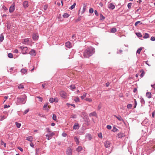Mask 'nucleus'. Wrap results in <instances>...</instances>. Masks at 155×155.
<instances>
[{
  "instance_id": "11",
  "label": "nucleus",
  "mask_w": 155,
  "mask_h": 155,
  "mask_svg": "<svg viewBox=\"0 0 155 155\" xmlns=\"http://www.w3.org/2000/svg\"><path fill=\"white\" fill-rule=\"evenodd\" d=\"M29 41L28 38H25L24 39V41L22 43L23 44L28 45V44Z\"/></svg>"
},
{
  "instance_id": "8",
  "label": "nucleus",
  "mask_w": 155,
  "mask_h": 155,
  "mask_svg": "<svg viewBox=\"0 0 155 155\" xmlns=\"http://www.w3.org/2000/svg\"><path fill=\"white\" fill-rule=\"evenodd\" d=\"M29 54L32 56H35L36 54V51L32 49L30 51Z\"/></svg>"
},
{
  "instance_id": "17",
  "label": "nucleus",
  "mask_w": 155,
  "mask_h": 155,
  "mask_svg": "<svg viewBox=\"0 0 155 155\" xmlns=\"http://www.w3.org/2000/svg\"><path fill=\"white\" fill-rule=\"evenodd\" d=\"M79 128V126L78 123L75 124L73 126V129H78Z\"/></svg>"
},
{
  "instance_id": "51",
  "label": "nucleus",
  "mask_w": 155,
  "mask_h": 155,
  "mask_svg": "<svg viewBox=\"0 0 155 155\" xmlns=\"http://www.w3.org/2000/svg\"><path fill=\"white\" fill-rule=\"evenodd\" d=\"M137 101H136V100L135 99L134 100V108H136L137 106Z\"/></svg>"
},
{
  "instance_id": "25",
  "label": "nucleus",
  "mask_w": 155,
  "mask_h": 155,
  "mask_svg": "<svg viewBox=\"0 0 155 155\" xmlns=\"http://www.w3.org/2000/svg\"><path fill=\"white\" fill-rule=\"evenodd\" d=\"M75 141L76 142V143L78 145L79 144V140L77 137H75L74 138Z\"/></svg>"
},
{
  "instance_id": "29",
  "label": "nucleus",
  "mask_w": 155,
  "mask_h": 155,
  "mask_svg": "<svg viewBox=\"0 0 155 155\" xmlns=\"http://www.w3.org/2000/svg\"><path fill=\"white\" fill-rule=\"evenodd\" d=\"M117 31L116 29L115 28H112L110 30V31L112 33H115Z\"/></svg>"
},
{
  "instance_id": "53",
  "label": "nucleus",
  "mask_w": 155,
  "mask_h": 155,
  "mask_svg": "<svg viewBox=\"0 0 155 155\" xmlns=\"http://www.w3.org/2000/svg\"><path fill=\"white\" fill-rule=\"evenodd\" d=\"M29 111V109H26L25 110L24 113H23V114H27Z\"/></svg>"
},
{
  "instance_id": "46",
  "label": "nucleus",
  "mask_w": 155,
  "mask_h": 155,
  "mask_svg": "<svg viewBox=\"0 0 155 155\" xmlns=\"http://www.w3.org/2000/svg\"><path fill=\"white\" fill-rule=\"evenodd\" d=\"M8 57L10 58H13V54L11 53H9L8 54Z\"/></svg>"
},
{
  "instance_id": "9",
  "label": "nucleus",
  "mask_w": 155,
  "mask_h": 155,
  "mask_svg": "<svg viewBox=\"0 0 155 155\" xmlns=\"http://www.w3.org/2000/svg\"><path fill=\"white\" fill-rule=\"evenodd\" d=\"M110 143L109 141H106L104 143V145L106 148H108L110 146Z\"/></svg>"
},
{
  "instance_id": "59",
  "label": "nucleus",
  "mask_w": 155,
  "mask_h": 155,
  "mask_svg": "<svg viewBox=\"0 0 155 155\" xmlns=\"http://www.w3.org/2000/svg\"><path fill=\"white\" fill-rule=\"evenodd\" d=\"M107 128L108 129L110 130L111 128V126L110 125H108L107 126Z\"/></svg>"
},
{
  "instance_id": "47",
  "label": "nucleus",
  "mask_w": 155,
  "mask_h": 155,
  "mask_svg": "<svg viewBox=\"0 0 155 155\" xmlns=\"http://www.w3.org/2000/svg\"><path fill=\"white\" fill-rule=\"evenodd\" d=\"M52 118H53V120H57V117H56V115L55 114H53V115Z\"/></svg>"
},
{
  "instance_id": "58",
  "label": "nucleus",
  "mask_w": 155,
  "mask_h": 155,
  "mask_svg": "<svg viewBox=\"0 0 155 155\" xmlns=\"http://www.w3.org/2000/svg\"><path fill=\"white\" fill-rule=\"evenodd\" d=\"M54 102L57 103L58 102V99L57 98L55 97V98H54Z\"/></svg>"
},
{
  "instance_id": "28",
  "label": "nucleus",
  "mask_w": 155,
  "mask_h": 155,
  "mask_svg": "<svg viewBox=\"0 0 155 155\" xmlns=\"http://www.w3.org/2000/svg\"><path fill=\"white\" fill-rule=\"evenodd\" d=\"M69 16V15H68L67 13H64L63 15V17L64 18H68Z\"/></svg>"
},
{
  "instance_id": "12",
  "label": "nucleus",
  "mask_w": 155,
  "mask_h": 155,
  "mask_svg": "<svg viewBox=\"0 0 155 155\" xmlns=\"http://www.w3.org/2000/svg\"><path fill=\"white\" fill-rule=\"evenodd\" d=\"M125 136V134L122 133H119L117 134V137L119 138H121Z\"/></svg>"
},
{
  "instance_id": "21",
  "label": "nucleus",
  "mask_w": 155,
  "mask_h": 155,
  "mask_svg": "<svg viewBox=\"0 0 155 155\" xmlns=\"http://www.w3.org/2000/svg\"><path fill=\"white\" fill-rule=\"evenodd\" d=\"M146 95L148 98H150L151 97V94L150 92H147Z\"/></svg>"
},
{
  "instance_id": "7",
  "label": "nucleus",
  "mask_w": 155,
  "mask_h": 155,
  "mask_svg": "<svg viewBox=\"0 0 155 155\" xmlns=\"http://www.w3.org/2000/svg\"><path fill=\"white\" fill-rule=\"evenodd\" d=\"M32 38L34 41H36L38 40V34L37 33L33 34L32 35Z\"/></svg>"
},
{
  "instance_id": "33",
  "label": "nucleus",
  "mask_w": 155,
  "mask_h": 155,
  "mask_svg": "<svg viewBox=\"0 0 155 155\" xmlns=\"http://www.w3.org/2000/svg\"><path fill=\"white\" fill-rule=\"evenodd\" d=\"M136 35L139 38H141L142 37V35L140 33L137 32L136 33Z\"/></svg>"
},
{
  "instance_id": "55",
  "label": "nucleus",
  "mask_w": 155,
  "mask_h": 155,
  "mask_svg": "<svg viewBox=\"0 0 155 155\" xmlns=\"http://www.w3.org/2000/svg\"><path fill=\"white\" fill-rule=\"evenodd\" d=\"M48 8V6L46 5H45L43 7L45 11H46Z\"/></svg>"
},
{
  "instance_id": "37",
  "label": "nucleus",
  "mask_w": 155,
  "mask_h": 155,
  "mask_svg": "<svg viewBox=\"0 0 155 155\" xmlns=\"http://www.w3.org/2000/svg\"><path fill=\"white\" fill-rule=\"evenodd\" d=\"M18 87L19 89H22L24 88V85L23 84H20Z\"/></svg>"
},
{
  "instance_id": "19",
  "label": "nucleus",
  "mask_w": 155,
  "mask_h": 155,
  "mask_svg": "<svg viewBox=\"0 0 155 155\" xmlns=\"http://www.w3.org/2000/svg\"><path fill=\"white\" fill-rule=\"evenodd\" d=\"M114 116L119 121H123L124 120L123 119L120 115H119L118 116L115 115Z\"/></svg>"
},
{
  "instance_id": "18",
  "label": "nucleus",
  "mask_w": 155,
  "mask_h": 155,
  "mask_svg": "<svg viewBox=\"0 0 155 155\" xmlns=\"http://www.w3.org/2000/svg\"><path fill=\"white\" fill-rule=\"evenodd\" d=\"M92 138V136L91 135L89 134H88L86 136V138L88 140H91Z\"/></svg>"
},
{
  "instance_id": "61",
  "label": "nucleus",
  "mask_w": 155,
  "mask_h": 155,
  "mask_svg": "<svg viewBox=\"0 0 155 155\" xmlns=\"http://www.w3.org/2000/svg\"><path fill=\"white\" fill-rule=\"evenodd\" d=\"M62 136L64 137H65L67 136V134L65 133H63L62 134Z\"/></svg>"
},
{
  "instance_id": "48",
  "label": "nucleus",
  "mask_w": 155,
  "mask_h": 155,
  "mask_svg": "<svg viewBox=\"0 0 155 155\" xmlns=\"http://www.w3.org/2000/svg\"><path fill=\"white\" fill-rule=\"evenodd\" d=\"M14 68H10L9 69V70H8V71L10 72L11 73H13L12 71L14 70Z\"/></svg>"
},
{
  "instance_id": "35",
  "label": "nucleus",
  "mask_w": 155,
  "mask_h": 155,
  "mask_svg": "<svg viewBox=\"0 0 155 155\" xmlns=\"http://www.w3.org/2000/svg\"><path fill=\"white\" fill-rule=\"evenodd\" d=\"M132 107V105L131 104H128L127 106V108L129 109H131Z\"/></svg>"
},
{
  "instance_id": "13",
  "label": "nucleus",
  "mask_w": 155,
  "mask_h": 155,
  "mask_svg": "<svg viewBox=\"0 0 155 155\" xmlns=\"http://www.w3.org/2000/svg\"><path fill=\"white\" fill-rule=\"evenodd\" d=\"M65 45L66 47L68 48H70L71 47V44L69 41L65 43Z\"/></svg>"
},
{
  "instance_id": "15",
  "label": "nucleus",
  "mask_w": 155,
  "mask_h": 155,
  "mask_svg": "<svg viewBox=\"0 0 155 155\" xmlns=\"http://www.w3.org/2000/svg\"><path fill=\"white\" fill-rule=\"evenodd\" d=\"M115 5L112 3H110L108 5V8L110 9H114L115 8Z\"/></svg>"
},
{
  "instance_id": "24",
  "label": "nucleus",
  "mask_w": 155,
  "mask_h": 155,
  "mask_svg": "<svg viewBox=\"0 0 155 155\" xmlns=\"http://www.w3.org/2000/svg\"><path fill=\"white\" fill-rule=\"evenodd\" d=\"M82 149V147L81 146H79L77 148L76 150L78 152L81 151Z\"/></svg>"
},
{
  "instance_id": "42",
  "label": "nucleus",
  "mask_w": 155,
  "mask_h": 155,
  "mask_svg": "<svg viewBox=\"0 0 155 155\" xmlns=\"http://www.w3.org/2000/svg\"><path fill=\"white\" fill-rule=\"evenodd\" d=\"M139 24H142V22H141L140 21H138L136 22L135 23L134 25L135 26H136Z\"/></svg>"
},
{
  "instance_id": "63",
  "label": "nucleus",
  "mask_w": 155,
  "mask_h": 155,
  "mask_svg": "<svg viewBox=\"0 0 155 155\" xmlns=\"http://www.w3.org/2000/svg\"><path fill=\"white\" fill-rule=\"evenodd\" d=\"M144 74H145V73H144V71H143L142 72V73L140 74V76L141 77H143L144 76Z\"/></svg>"
},
{
  "instance_id": "22",
  "label": "nucleus",
  "mask_w": 155,
  "mask_h": 155,
  "mask_svg": "<svg viewBox=\"0 0 155 155\" xmlns=\"http://www.w3.org/2000/svg\"><path fill=\"white\" fill-rule=\"evenodd\" d=\"M149 38V35L147 33H145L144 34V35L143 38L144 39H147Z\"/></svg>"
},
{
  "instance_id": "60",
  "label": "nucleus",
  "mask_w": 155,
  "mask_h": 155,
  "mask_svg": "<svg viewBox=\"0 0 155 155\" xmlns=\"http://www.w3.org/2000/svg\"><path fill=\"white\" fill-rule=\"evenodd\" d=\"M48 84L47 83H45V84H42V87L43 88H45V86L46 85H47Z\"/></svg>"
},
{
  "instance_id": "38",
  "label": "nucleus",
  "mask_w": 155,
  "mask_h": 155,
  "mask_svg": "<svg viewBox=\"0 0 155 155\" xmlns=\"http://www.w3.org/2000/svg\"><path fill=\"white\" fill-rule=\"evenodd\" d=\"M76 5V3H74L69 8V9L72 10L73 8H75V6Z\"/></svg>"
},
{
  "instance_id": "62",
  "label": "nucleus",
  "mask_w": 155,
  "mask_h": 155,
  "mask_svg": "<svg viewBox=\"0 0 155 155\" xmlns=\"http://www.w3.org/2000/svg\"><path fill=\"white\" fill-rule=\"evenodd\" d=\"M101 108V104H99L98 106V107H97V109H98V110H100Z\"/></svg>"
},
{
  "instance_id": "39",
  "label": "nucleus",
  "mask_w": 155,
  "mask_h": 155,
  "mask_svg": "<svg viewBox=\"0 0 155 155\" xmlns=\"http://www.w3.org/2000/svg\"><path fill=\"white\" fill-rule=\"evenodd\" d=\"M141 48L142 47H140L137 49V53L139 54H140V52H141V50H142V48Z\"/></svg>"
},
{
  "instance_id": "31",
  "label": "nucleus",
  "mask_w": 155,
  "mask_h": 155,
  "mask_svg": "<svg viewBox=\"0 0 155 155\" xmlns=\"http://www.w3.org/2000/svg\"><path fill=\"white\" fill-rule=\"evenodd\" d=\"M4 39V35L3 34H1L0 35V42H2L3 40Z\"/></svg>"
},
{
  "instance_id": "30",
  "label": "nucleus",
  "mask_w": 155,
  "mask_h": 155,
  "mask_svg": "<svg viewBox=\"0 0 155 155\" xmlns=\"http://www.w3.org/2000/svg\"><path fill=\"white\" fill-rule=\"evenodd\" d=\"M15 124L18 128H19L20 127L21 125V124L17 122H15Z\"/></svg>"
},
{
  "instance_id": "64",
  "label": "nucleus",
  "mask_w": 155,
  "mask_h": 155,
  "mask_svg": "<svg viewBox=\"0 0 155 155\" xmlns=\"http://www.w3.org/2000/svg\"><path fill=\"white\" fill-rule=\"evenodd\" d=\"M18 50L17 49H15L13 51V52L15 53H18Z\"/></svg>"
},
{
  "instance_id": "27",
  "label": "nucleus",
  "mask_w": 155,
  "mask_h": 155,
  "mask_svg": "<svg viewBox=\"0 0 155 155\" xmlns=\"http://www.w3.org/2000/svg\"><path fill=\"white\" fill-rule=\"evenodd\" d=\"M71 90H74L75 89L76 87L74 85V84H72L69 86V87Z\"/></svg>"
},
{
  "instance_id": "26",
  "label": "nucleus",
  "mask_w": 155,
  "mask_h": 155,
  "mask_svg": "<svg viewBox=\"0 0 155 155\" xmlns=\"http://www.w3.org/2000/svg\"><path fill=\"white\" fill-rule=\"evenodd\" d=\"M97 115L96 113L95 112H94L90 113L89 114L90 117H92L93 116H96Z\"/></svg>"
},
{
  "instance_id": "4",
  "label": "nucleus",
  "mask_w": 155,
  "mask_h": 155,
  "mask_svg": "<svg viewBox=\"0 0 155 155\" xmlns=\"http://www.w3.org/2000/svg\"><path fill=\"white\" fill-rule=\"evenodd\" d=\"M55 134L53 132L51 133H48L46 134L45 136L46 137V138L48 140H50L52 137Z\"/></svg>"
},
{
  "instance_id": "23",
  "label": "nucleus",
  "mask_w": 155,
  "mask_h": 155,
  "mask_svg": "<svg viewBox=\"0 0 155 155\" xmlns=\"http://www.w3.org/2000/svg\"><path fill=\"white\" fill-rule=\"evenodd\" d=\"M27 71V69L24 68L22 69L21 70V72L24 74H26Z\"/></svg>"
},
{
  "instance_id": "56",
  "label": "nucleus",
  "mask_w": 155,
  "mask_h": 155,
  "mask_svg": "<svg viewBox=\"0 0 155 155\" xmlns=\"http://www.w3.org/2000/svg\"><path fill=\"white\" fill-rule=\"evenodd\" d=\"M140 102L141 103L143 104H144L145 103L144 100L143 99V98H142L141 99Z\"/></svg>"
},
{
  "instance_id": "1",
  "label": "nucleus",
  "mask_w": 155,
  "mask_h": 155,
  "mask_svg": "<svg viewBox=\"0 0 155 155\" xmlns=\"http://www.w3.org/2000/svg\"><path fill=\"white\" fill-rule=\"evenodd\" d=\"M95 52V49L92 47H88L84 51L83 55L84 58H89L94 54Z\"/></svg>"
},
{
  "instance_id": "40",
  "label": "nucleus",
  "mask_w": 155,
  "mask_h": 155,
  "mask_svg": "<svg viewBox=\"0 0 155 155\" xmlns=\"http://www.w3.org/2000/svg\"><path fill=\"white\" fill-rule=\"evenodd\" d=\"M105 17H104L102 14L100 15V18L101 20H103L105 18Z\"/></svg>"
},
{
  "instance_id": "50",
  "label": "nucleus",
  "mask_w": 155,
  "mask_h": 155,
  "mask_svg": "<svg viewBox=\"0 0 155 155\" xmlns=\"http://www.w3.org/2000/svg\"><path fill=\"white\" fill-rule=\"evenodd\" d=\"M89 13H92L94 12V9L92 8H90L89 10Z\"/></svg>"
},
{
  "instance_id": "16",
  "label": "nucleus",
  "mask_w": 155,
  "mask_h": 155,
  "mask_svg": "<svg viewBox=\"0 0 155 155\" xmlns=\"http://www.w3.org/2000/svg\"><path fill=\"white\" fill-rule=\"evenodd\" d=\"M67 155H72V150L71 148L68 149L66 151Z\"/></svg>"
},
{
  "instance_id": "41",
  "label": "nucleus",
  "mask_w": 155,
  "mask_h": 155,
  "mask_svg": "<svg viewBox=\"0 0 155 155\" xmlns=\"http://www.w3.org/2000/svg\"><path fill=\"white\" fill-rule=\"evenodd\" d=\"M87 113L85 112H83L82 113V116L84 117H87Z\"/></svg>"
},
{
  "instance_id": "44",
  "label": "nucleus",
  "mask_w": 155,
  "mask_h": 155,
  "mask_svg": "<svg viewBox=\"0 0 155 155\" xmlns=\"http://www.w3.org/2000/svg\"><path fill=\"white\" fill-rule=\"evenodd\" d=\"M36 98L39 99V101L40 102H41L43 101V98L42 97H39V96H37L36 97Z\"/></svg>"
},
{
  "instance_id": "45",
  "label": "nucleus",
  "mask_w": 155,
  "mask_h": 155,
  "mask_svg": "<svg viewBox=\"0 0 155 155\" xmlns=\"http://www.w3.org/2000/svg\"><path fill=\"white\" fill-rule=\"evenodd\" d=\"M49 102L51 103H52L54 102V98L52 97H51L50 98L49 100Z\"/></svg>"
},
{
  "instance_id": "5",
  "label": "nucleus",
  "mask_w": 155,
  "mask_h": 155,
  "mask_svg": "<svg viewBox=\"0 0 155 155\" xmlns=\"http://www.w3.org/2000/svg\"><path fill=\"white\" fill-rule=\"evenodd\" d=\"M60 96L63 98H65L67 97L66 93L64 91H62L60 92Z\"/></svg>"
},
{
  "instance_id": "52",
  "label": "nucleus",
  "mask_w": 155,
  "mask_h": 155,
  "mask_svg": "<svg viewBox=\"0 0 155 155\" xmlns=\"http://www.w3.org/2000/svg\"><path fill=\"white\" fill-rule=\"evenodd\" d=\"M132 5V3H129L127 5V7L128 8L130 9L131 8V7Z\"/></svg>"
},
{
  "instance_id": "32",
  "label": "nucleus",
  "mask_w": 155,
  "mask_h": 155,
  "mask_svg": "<svg viewBox=\"0 0 155 155\" xmlns=\"http://www.w3.org/2000/svg\"><path fill=\"white\" fill-rule=\"evenodd\" d=\"M87 93L85 92H84L83 95L81 96V99H84V98L86 97Z\"/></svg>"
},
{
  "instance_id": "20",
  "label": "nucleus",
  "mask_w": 155,
  "mask_h": 155,
  "mask_svg": "<svg viewBox=\"0 0 155 155\" xmlns=\"http://www.w3.org/2000/svg\"><path fill=\"white\" fill-rule=\"evenodd\" d=\"M26 140L30 142H32L33 140V137L31 136H28L26 137Z\"/></svg>"
},
{
  "instance_id": "49",
  "label": "nucleus",
  "mask_w": 155,
  "mask_h": 155,
  "mask_svg": "<svg viewBox=\"0 0 155 155\" xmlns=\"http://www.w3.org/2000/svg\"><path fill=\"white\" fill-rule=\"evenodd\" d=\"M46 130L48 133H51L52 132V131H51V129L49 128H47Z\"/></svg>"
},
{
  "instance_id": "54",
  "label": "nucleus",
  "mask_w": 155,
  "mask_h": 155,
  "mask_svg": "<svg viewBox=\"0 0 155 155\" xmlns=\"http://www.w3.org/2000/svg\"><path fill=\"white\" fill-rule=\"evenodd\" d=\"M98 137L99 138H102V134L101 133H100L99 134H98Z\"/></svg>"
},
{
  "instance_id": "14",
  "label": "nucleus",
  "mask_w": 155,
  "mask_h": 155,
  "mask_svg": "<svg viewBox=\"0 0 155 155\" xmlns=\"http://www.w3.org/2000/svg\"><path fill=\"white\" fill-rule=\"evenodd\" d=\"M23 5L24 8H26L28 6V2L27 1H25L23 3Z\"/></svg>"
},
{
  "instance_id": "3",
  "label": "nucleus",
  "mask_w": 155,
  "mask_h": 155,
  "mask_svg": "<svg viewBox=\"0 0 155 155\" xmlns=\"http://www.w3.org/2000/svg\"><path fill=\"white\" fill-rule=\"evenodd\" d=\"M19 48L21 50L22 53L23 54H25L27 53V51L28 49L27 47L24 46H20Z\"/></svg>"
},
{
  "instance_id": "6",
  "label": "nucleus",
  "mask_w": 155,
  "mask_h": 155,
  "mask_svg": "<svg viewBox=\"0 0 155 155\" xmlns=\"http://www.w3.org/2000/svg\"><path fill=\"white\" fill-rule=\"evenodd\" d=\"M15 6L14 3H13L10 7L9 12L10 13L12 12L15 10Z\"/></svg>"
},
{
  "instance_id": "43",
  "label": "nucleus",
  "mask_w": 155,
  "mask_h": 155,
  "mask_svg": "<svg viewBox=\"0 0 155 155\" xmlns=\"http://www.w3.org/2000/svg\"><path fill=\"white\" fill-rule=\"evenodd\" d=\"M85 100L86 101H89L90 102H91L92 101V100L91 98H85Z\"/></svg>"
},
{
  "instance_id": "57",
  "label": "nucleus",
  "mask_w": 155,
  "mask_h": 155,
  "mask_svg": "<svg viewBox=\"0 0 155 155\" xmlns=\"http://www.w3.org/2000/svg\"><path fill=\"white\" fill-rule=\"evenodd\" d=\"M150 40L153 41H155V37L153 36L151 37L150 38Z\"/></svg>"
},
{
  "instance_id": "2",
  "label": "nucleus",
  "mask_w": 155,
  "mask_h": 155,
  "mask_svg": "<svg viewBox=\"0 0 155 155\" xmlns=\"http://www.w3.org/2000/svg\"><path fill=\"white\" fill-rule=\"evenodd\" d=\"M27 97L25 94L21 96L20 97L17 98L18 102L21 104H25L26 101Z\"/></svg>"
},
{
  "instance_id": "10",
  "label": "nucleus",
  "mask_w": 155,
  "mask_h": 155,
  "mask_svg": "<svg viewBox=\"0 0 155 155\" xmlns=\"http://www.w3.org/2000/svg\"><path fill=\"white\" fill-rule=\"evenodd\" d=\"M142 124L144 125L148 124H149V120L146 118L142 122Z\"/></svg>"
},
{
  "instance_id": "36",
  "label": "nucleus",
  "mask_w": 155,
  "mask_h": 155,
  "mask_svg": "<svg viewBox=\"0 0 155 155\" xmlns=\"http://www.w3.org/2000/svg\"><path fill=\"white\" fill-rule=\"evenodd\" d=\"M112 131L113 132H117L118 131V130L115 127H113V129L112 130Z\"/></svg>"
},
{
  "instance_id": "34",
  "label": "nucleus",
  "mask_w": 155,
  "mask_h": 155,
  "mask_svg": "<svg viewBox=\"0 0 155 155\" xmlns=\"http://www.w3.org/2000/svg\"><path fill=\"white\" fill-rule=\"evenodd\" d=\"M74 100L76 102H77L79 101L80 100L78 97H75Z\"/></svg>"
}]
</instances>
